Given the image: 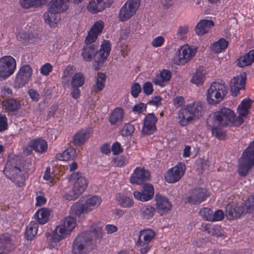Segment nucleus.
Segmentation results:
<instances>
[{"label":"nucleus","mask_w":254,"mask_h":254,"mask_svg":"<svg viewBox=\"0 0 254 254\" xmlns=\"http://www.w3.org/2000/svg\"><path fill=\"white\" fill-rule=\"evenodd\" d=\"M1 104L8 112H10L17 111L20 109L21 106L19 101L13 98L2 101Z\"/></svg>","instance_id":"obj_29"},{"label":"nucleus","mask_w":254,"mask_h":254,"mask_svg":"<svg viewBox=\"0 0 254 254\" xmlns=\"http://www.w3.org/2000/svg\"><path fill=\"white\" fill-rule=\"evenodd\" d=\"M31 36H32V34L30 33L27 34L25 33H20L16 35L17 40L23 44L33 42L34 40L31 38Z\"/></svg>","instance_id":"obj_46"},{"label":"nucleus","mask_w":254,"mask_h":254,"mask_svg":"<svg viewBox=\"0 0 254 254\" xmlns=\"http://www.w3.org/2000/svg\"><path fill=\"white\" fill-rule=\"evenodd\" d=\"M92 128L87 127L79 130L73 137V143L76 146L83 144L92 133Z\"/></svg>","instance_id":"obj_19"},{"label":"nucleus","mask_w":254,"mask_h":254,"mask_svg":"<svg viewBox=\"0 0 254 254\" xmlns=\"http://www.w3.org/2000/svg\"><path fill=\"white\" fill-rule=\"evenodd\" d=\"M154 194V188L153 185L150 184H144L142 192L135 191L133 192L134 197L142 201H146L151 199Z\"/></svg>","instance_id":"obj_18"},{"label":"nucleus","mask_w":254,"mask_h":254,"mask_svg":"<svg viewBox=\"0 0 254 254\" xmlns=\"http://www.w3.org/2000/svg\"><path fill=\"white\" fill-rule=\"evenodd\" d=\"M68 179L70 182L73 183V187L70 191L65 194L64 197L67 200H74L86 189L88 181L79 172L71 174Z\"/></svg>","instance_id":"obj_7"},{"label":"nucleus","mask_w":254,"mask_h":254,"mask_svg":"<svg viewBox=\"0 0 254 254\" xmlns=\"http://www.w3.org/2000/svg\"><path fill=\"white\" fill-rule=\"evenodd\" d=\"M134 126L130 124H127L125 125L122 130L123 135L126 136L130 135L134 132Z\"/></svg>","instance_id":"obj_49"},{"label":"nucleus","mask_w":254,"mask_h":254,"mask_svg":"<svg viewBox=\"0 0 254 254\" xmlns=\"http://www.w3.org/2000/svg\"><path fill=\"white\" fill-rule=\"evenodd\" d=\"M101 202L100 197L97 196H92L88 198L84 204L76 203L73 205L71 207V213L78 216L80 219H82L84 213H87L97 208Z\"/></svg>","instance_id":"obj_8"},{"label":"nucleus","mask_w":254,"mask_h":254,"mask_svg":"<svg viewBox=\"0 0 254 254\" xmlns=\"http://www.w3.org/2000/svg\"><path fill=\"white\" fill-rule=\"evenodd\" d=\"M52 65L49 63H46L41 67L40 72L43 75H47L52 71Z\"/></svg>","instance_id":"obj_53"},{"label":"nucleus","mask_w":254,"mask_h":254,"mask_svg":"<svg viewBox=\"0 0 254 254\" xmlns=\"http://www.w3.org/2000/svg\"><path fill=\"white\" fill-rule=\"evenodd\" d=\"M29 145L36 152L40 153L45 152L48 148L46 141L41 138L30 140L29 142Z\"/></svg>","instance_id":"obj_28"},{"label":"nucleus","mask_w":254,"mask_h":254,"mask_svg":"<svg viewBox=\"0 0 254 254\" xmlns=\"http://www.w3.org/2000/svg\"><path fill=\"white\" fill-rule=\"evenodd\" d=\"M72 90L71 92V95L72 98L77 99L79 97L80 93V91L78 88L79 87L72 86Z\"/></svg>","instance_id":"obj_63"},{"label":"nucleus","mask_w":254,"mask_h":254,"mask_svg":"<svg viewBox=\"0 0 254 254\" xmlns=\"http://www.w3.org/2000/svg\"><path fill=\"white\" fill-rule=\"evenodd\" d=\"M45 180L49 181L50 186L53 185L56 183L55 175L54 173H51V169L47 167L43 176Z\"/></svg>","instance_id":"obj_44"},{"label":"nucleus","mask_w":254,"mask_h":254,"mask_svg":"<svg viewBox=\"0 0 254 254\" xmlns=\"http://www.w3.org/2000/svg\"><path fill=\"white\" fill-rule=\"evenodd\" d=\"M96 84L95 85V92H98L101 91L105 86L106 79V75L103 72H99L96 77Z\"/></svg>","instance_id":"obj_36"},{"label":"nucleus","mask_w":254,"mask_h":254,"mask_svg":"<svg viewBox=\"0 0 254 254\" xmlns=\"http://www.w3.org/2000/svg\"><path fill=\"white\" fill-rule=\"evenodd\" d=\"M246 210V204L244 206H228L226 208L227 217L231 220L240 217L245 212L247 213Z\"/></svg>","instance_id":"obj_25"},{"label":"nucleus","mask_w":254,"mask_h":254,"mask_svg":"<svg viewBox=\"0 0 254 254\" xmlns=\"http://www.w3.org/2000/svg\"><path fill=\"white\" fill-rule=\"evenodd\" d=\"M227 93V88L224 84L213 82L207 90L206 100L210 104H218L223 100Z\"/></svg>","instance_id":"obj_10"},{"label":"nucleus","mask_w":254,"mask_h":254,"mask_svg":"<svg viewBox=\"0 0 254 254\" xmlns=\"http://www.w3.org/2000/svg\"><path fill=\"white\" fill-rule=\"evenodd\" d=\"M21 160L18 156L9 159L3 171L5 176L18 186H22L25 182V177L21 169Z\"/></svg>","instance_id":"obj_5"},{"label":"nucleus","mask_w":254,"mask_h":254,"mask_svg":"<svg viewBox=\"0 0 254 254\" xmlns=\"http://www.w3.org/2000/svg\"><path fill=\"white\" fill-rule=\"evenodd\" d=\"M186 167L183 163H179L176 166L169 170L165 176L166 181L173 183L180 180L185 173Z\"/></svg>","instance_id":"obj_14"},{"label":"nucleus","mask_w":254,"mask_h":254,"mask_svg":"<svg viewBox=\"0 0 254 254\" xmlns=\"http://www.w3.org/2000/svg\"><path fill=\"white\" fill-rule=\"evenodd\" d=\"M104 28V23L96 22L89 31L85 40L84 46L81 53L84 60L90 62L94 56L93 67L98 70L103 65L111 51V43L109 41L104 40L101 48L97 51V45L93 44Z\"/></svg>","instance_id":"obj_1"},{"label":"nucleus","mask_w":254,"mask_h":254,"mask_svg":"<svg viewBox=\"0 0 254 254\" xmlns=\"http://www.w3.org/2000/svg\"><path fill=\"white\" fill-rule=\"evenodd\" d=\"M38 224L32 221L27 226L25 232V237L28 240H32L36 235L38 230Z\"/></svg>","instance_id":"obj_35"},{"label":"nucleus","mask_w":254,"mask_h":254,"mask_svg":"<svg viewBox=\"0 0 254 254\" xmlns=\"http://www.w3.org/2000/svg\"><path fill=\"white\" fill-rule=\"evenodd\" d=\"M155 235V232L152 230H143L140 231L138 238L142 239V241L149 243L154 238Z\"/></svg>","instance_id":"obj_40"},{"label":"nucleus","mask_w":254,"mask_h":254,"mask_svg":"<svg viewBox=\"0 0 254 254\" xmlns=\"http://www.w3.org/2000/svg\"><path fill=\"white\" fill-rule=\"evenodd\" d=\"M50 211L46 208L39 209L34 215L37 222L40 224L46 223L49 219Z\"/></svg>","instance_id":"obj_30"},{"label":"nucleus","mask_w":254,"mask_h":254,"mask_svg":"<svg viewBox=\"0 0 254 254\" xmlns=\"http://www.w3.org/2000/svg\"><path fill=\"white\" fill-rule=\"evenodd\" d=\"M157 121V119L153 114H148L144 120L142 131L147 135L153 134L156 130L155 124Z\"/></svg>","instance_id":"obj_21"},{"label":"nucleus","mask_w":254,"mask_h":254,"mask_svg":"<svg viewBox=\"0 0 254 254\" xmlns=\"http://www.w3.org/2000/svg\"><path fill=\"white\" fill-rule=\"evenodd\" d=\"M164 42V39L162 36H158L156 37L152 42V44L154 47H158L161 46Z\"/></svg>","instance_id":"obj_59"},{"label":"nucleus","mask_w":254,"mask_h":254,"mask_svg":"<svg viewBox=\"0 0 254 254\" xmlns=\"http://www.w3.org/2000/svg\"><path fill=\"white\" fill-rule=\"evenodd\" d=\"M162 100V98L160 96H156L153 98V99L148 101L147 104L158 106L160 104V102Z\"/></svg>","instance_id":"obj_61"},{"label":"nucleus","mask_w":254,"mask_h":254,"mask_svg":"<svg viewBox=\"0 0 254 254\" xmlns=\"http://www.w3.org/2000/svg\"><path fill=\"white\" fill-rule=\"evenodd\" d=\"M212 51L215 53H219L224 49L221 47L219 44V42H214L211 47Z\"/></svg>","instance_id":"obj_60"},{"label":"nucleus","mask_w":254,"mask_h":254,"mask_svg":"<svg viewBox=\"0 0 254 254\" xmlns=\"http://www.w3.org/2000/svg\"><path fill=\"white\" fill-rule=\"evenodd\" d=\"M208 233L212 236L216 237H220L222 235V233L217 228H213L212 229H210L208 231Z\"/></svg>","instance_id":"obj_64"},{"label":"nucleus","mask_w":254,"mask_h":254,"mask_svg":"<svg viewBox=\"0 0 254 254\" xmlns=\"http://www.w3.org/2000/svg\"><path fill=\"white\" fill-rule=\"evenodd\" d=\"M250 100L244 99L238 107L239 116H235L234 113L228 108H222L210 115L207 119L206 124L211 125L221 126L225 127L231 125L239 126L243 122V118H245L249 112L250 108Z\"/></svg>","instance_id":"obj_2"},{"label":"nucleus","mask_w":254,"mask_h":254,"mask_svg":"<svg viewBox=\"0 0 254 254\" xmlns=\"http://www.w3.org/2000/svg\"><path fill=\"white\" fill-rule=\"evenodd\" d=\"M70 211V216L65 217L62 223L58 226L54 231L53 235L48 238V240H52V243H57L60 240L65 238L69 235L71 231L76 226L75 217H78L72 214Z\"/></svg>","instance_id":"obj_6"},{"label":"nucleus","mask_w":254,"mask_h":254,"mask_svg":"<svg viewBox=\"0 0 254 254\" xmlns=\"http://www.w3.org/2000/svg\"><path fill=\"white\" fill-rule=\"evenodd\" d=\"M124 117L123 110L121 108H116L109 117V121L112 125L121 123Z\"/></svg>","instance_id":"obj_33"},{"label":"nucleus","mask_w":254,"mask_h":254,"mask_svg":"<svg viewBox=\"0 0 254 254\" xmlns=\"http://www.w3.org/2000/svg\"><path fill=\"white\" fill-rule=\"evenodd\" d=\"M146 105L143 103H140L138 104L135 105L132 108V111L134 113L141 114L146 110Z\"/></svg>","instance_id":"obj_50"},{"label":"nucleus","mask_w":254,"mask_h":254,"mask_svg":"<svg viewBox=\"0 0 254 254\" xmlns=\"http://www.w3.org/2000/svg\"><path fill=\"white\" fill-rule=\"evenodd\" d=\"M101 239L103 237L102 227L93 225L88 231H84L79 234L74 239L72 246V254H88L96 247L93 239Z\"/></svg>","instance_id":"obj_3"},{"label":"nucleus","mask_w":254,"mask_h":254,"mask_svg":"<svg viewBox=\"0 0 254 254\" xmlns=\"http://www.w3.org/2000/svg\"><path fill=\"white\" fill-rule=\"evenodd\" d=\"M69 0H52L50 3L51 11L54 12H64L68 7Z\"/></svg>","instance_id":"obj_27"},{"label":"nucleus","mask_w":254,"mask_h":254,"mask_svg":"<svg viewBox=\"0 0 254 254\" xmlns=\"http://www.w3.org/2000/svg\"><path fill=\"white\" fill-rule=\"evenodd\" d=\"M126 158L124 156H119L115 159V164L117 166L121 167L126 164Z\"/></svg>","instance_id":"obj_57"},{"label":"nucleus","mask_w":254,"mask_h":254,"mask_svg":"<svg viewBox=\"0 0 254 254\" xmlns=\"http://www.w3.org/2000/svg\"><path fill=\"white\" fill-rule=\"evenodd\" d=\"M150 179V173L143 168H136L130 178V183L140 185Z\"/></svg>","instance_id":"obj_20"},{"label":"nucleus","mask_w":254,"mask_h":254,"mask_svg":"<svg viewBox=\"0 0 254 254\" xmlns=\"http://www.w3.org/2000/svg\"><path fill=\"white\" fill-rule=\"evenodd\" d=\"M211 125L210 124H207L208 126L210 128L212 134L220 140H223L225 138L226 134L222 130L221 126Z\"/></svg>","instance_id":"obj_39"},{"label":"nucleus","mask_w":254,"mask_h":254,"mask_svg":"<svg viewBox=\"0 0 254 254\" xmlns=\"http://www.w3.org/2000/svg\"><path fill=\"white\" fill-rule=\"evenodd\" d=\"M29 95L31 99L33 101L37 102L39 99V94L38 92L33 89H30L28 91Z\"/></svg>","instance_id":"obj_58"},{"label":"nucleus","mask_w":254,"mask_h":254,"mask_svg":"<svg viewBox=\"0 0 254 254\" xmlns=\"http://www.w3.org/2000/svg\"><path fill=\"white\" fill-rule=\"evenodd\" d=\"M116 199L118 203L123 207H130L134 204L132 199L121 193L117 195Z\"/></svg>","instance_id":"obj_38"},{"label":"nucleus","mask_w":254,"mask_h":254,"mask_svg":"<svg viewBox=\"0 0 254 254\" xmlns=\"http://www.w3.org/2000/svg\"><path fill=\"white\" fill-rule=\"evenodd\" d=\"M213 211L210 208H203L199 211V215L203 219L207 221H211L212 218Z\"/></svg>","instance_id":"obj_45"},{"label":"nucleus","mask_w":254,"mask_h":254,"mask_svg":"<svg viewBox=\"0 0 254 254\" xmlns=\"http://www.w3.org/2000/svg\"><path fill=\"white\" fill-rule=\"evenodd\" d=\"M141 91V88L138 83L134 82L131 86V94L134 98H136Z\"/></svg>","instance_id":"obj_48"},{"label":"nucleus","mask_w":254,"mask_h":254,"mask_svg":"<svg viewBox=\"0 0 254 254\" xmlns=\"http://www.w3.org/2000/svg\"><path fill=\"white\" fill-rule=\"evenodd\" d=\"M206 196L205 189L195 188L191 190L190 195L187 197L188 202L192 204H198L204 200Z\"/></svg>","instance_id":"obj_17"},{"label":"nucleus","mask_w":254,"mask_h":254,"mask_svg":"<svg viewBox=\"0 0 254 254\" xmlns=\"http://www.w3.org/2000/svg\"><path fill=\"white\" fill-rule=\"evenodd\" d=\"M157 211L161 215L166 213L170 210L172 205L168 199L159 194L155 196Z\"/></svg>","instance_id":"obj_24"},{"label":"nucleus","mask_w":254,"mask_h":254,"mask_svg":"<svg viewBox=\"0 0 254 254\" xmlns=\"http://www.w3.org/2000/svg\"><path fill=\"white\" fill-rule=\"evenodd\" d=\"M205 111L204 104L201 102H194L181 109L178 113L179 123L182 126H187L189 122L202 116Z\"/></svg>","instance_id":"obj_4"},{"label":"nucleus","mask_w":254,"mask_h":254,"mask_svg":"<svg viewBox=\"0 0 254 254\" xmlns=\"http://www.w3.org/2000/svg\"><path fill=\"white\" fill-rule=\"evenodd\" d=\"M114 0H91L88 4L87 9L91 13L95 14L110 7Z\"/></svg>","instance_id":"obj_15"},{"label":"nucleus","mask_w":254,"mask_h":254,"mask_svg":"<svg viewBox=\"0 0 254 254\" xmlns=\"http://www.w3.org/2000/svg\"><path fill=\"white\" fill-rule=\"evenodd\" d=\"M189 31L188 26H180L177 31V36L180 39H183L185 37V35Z\"/></svg>","instance_id":"obj_51"},{"label":"nucleus","mask_w":254,"mask_h":254,"mask_svg":"<svg viewBox=\"0 0 254 254\" xmlns=\"http://www.w3.org/2000/svg\"><path fill=\"white\" fill-rule=\"evenodd\" d=\"M76 157V150L73 148H68L62 153H58L56 155V158L60 161H68L69 160H73Z\"/></svg>","instance_id":"obj_31"},{"label":"nucleus","mask_w":254,"mask_h":254,"mask_svg":"<svg viewBox=\"0 0 254 254\" xmlns=\"http://www.w3.org/2000/svg\"><path fill=\"white\" fill-rule=\"evenodd\" d=\"M136 246L140 248V252L141 254H146L151 247L149 243L142 241L140 238H138Z\"/></svg>","instance_id":"obj_43"},{"label":"nucleus","mask_w":254,"mask_h":254,"mask_svg":"<svg viewBox=\"0 0 254 254\" xmlns=\"http://www.w3.org/2000/svg\"><path fill=\"white\" fill-rule=\"evenodd\" d=\"M246 75L245 73L234 77L230 82L231 91L237 96L240 90L244 89L246 84Z\"/></svg>","instance_id":"obj_22"},{"label":"nucleus","mask_w":254,"mask_h":254,"mask_svg":"<svg viewBox=\"0 0 254 254\" xmlns=\"http://www.w3.org/2000/svg\"><path fill=\"white\" fill-rule=\"evenodd\" d=\"M155 211V209L153 207L146 205L141 209L140 213L143 218L148 219L153 216Z\"/></svg>","instance_id":"obj_41"},{"label":"nucleus","mask_w":254,"mask_h":254,"mask_svg":"<svg viewBox=\"0 0 254 254\" xmlns=\"http://www.w3.org/2000/svg\"><path fill=\"white\" fill-rule=\"evenodd\" d=\"M60 12H54L51 11V7H49L48 11L44 14V18L46 22L50 25L52 23H57L60 19V15L59 14Z\"/></svg>","instance_id":"obj_34"},{"label":"nucleus","mask_w":254,"mask_h":254,"mask_svg":"<svg viewBox=\"0 0 254 254\" xmlns=\"http://www.w3.org/2000/svg\"><path fill=\"white\" fill-rule=\"evenodd\" d=\"M140 0H128L121 7L119 13L120 21H126L132 16L138 8Z\"/></svg>","instance_id":"obj_12"},{"label":"nucleus","mask_w":254,"mask_h":254,"mask_svg":"<svg viewBox=\"0 0 254 254\" xmlns=\"http://www.w3.org/2000/svg\"><path fill=\"white\" fill-rule=\"evenodd\" d=\"M185 99L183 96H177L174 99V104L177 106H182L184 105Z\"/></svg>","instance_id":"obj_62"},{"label":"nucleus","mask_w":254,"mask_h":254,"mask_svg":"<svg viewBox=\"0 0 254 254\" xmlns=\"http://www.w3.org/2000/svg\"><path fill=\"white\" fill-rule=\"evenodd\" d=\"M84 83V77L81 72L74 74L71 81V86L80 87L83 85Z\"/></svg>","instance_id":"obj_42"},{"label":"nucleus","mask_w":254,"mask_h":254,"mask_svg":"<svg viewBox=\"0 0 254 254\" xmlns=\"http://www.w3.org/2000/svg\"><path fill=\"white\" fill-rule=\"evenodd\" d=\"M254 165V142H252L242 154L239 162V173L245 176Z\"/></svg>","instance_id":"obj_9"},{"label":"nucleus","mask_w":254,"mask_h":254,"mask_svg":"<svg viewBox=\"0 0 254 254\" xmlns=\"http://www.w3.org/2000/svg\"><path fill=\"white\" fill-rule=\"evenodd\" d=\"M196 51V48H191L188 45L182 46L178 50L174 57L175 63L177 64H185L195 55Z\"/></svg>","instance_id":"obj_13"},{"label":"nucleus","mask_w":254,"mask_h":254,"mask_svg":"<svg viewBox=\"0 0 254 254\" xmlns=\"http://www.w3.org/2000/svg\"><path fill=\"white\" fill-rule=\"evenodd\" d=\"M16 68V61L11 56H8L0 59V80L8 77Z\"/></svg>","instance_id":"obj_11"},{"label":"nucleus","mask_w":254,"mask_h":254,"mask_svg":"<svg viewBox=\"0 0 254 254\" xmlns=\"http://www.w3.org/2000/svg\"><path fill=\"white\" fill-rule=\"evenodd\" d=\"M15 248L11 237L7 234L0 236V254H7Z\"/></svg>","instance_id":"obj_23"},{"label":"nucleus","mask_w":254,"mask_h":254,"mask_svg":"<svg viewBox=\"0 0 254 254\" xmlns=\"http://www.w3.org/2000/svg\"><path fill=\"white\" fill-rule=\"evenodd\" d=\"M143 91L147 95H150L153 91L152 84L150 82H146L143 85Z\"/></svg>","instance_id":"obj_54"},{"label":"nucleus","mask_w":254,"mask_h":254,"mask_svg":"<svg viewBox=\"0 0 254 254\" xmlns=\"http://www.w3.org/2000/svg\"><path fill=\"white\" fill-rule=\"evenodd\" d=\"M171 77V72L166 69H163L155 78L153 82L154 84L162 86L164 83L168 81Z\"/></svg>","instance_id":"obj_32"},{"label":"nucleus","mask_w":254,"mask_h":254,"mask_svg":"<svg viewBox=\"0 0 254 254\" xmlns=\"http://www.w3.org/2000/svg\"><path fill=\"white\" fill-rule=\"evenodd\" d=\"M32 73V69L28 64H25L20 67L17 74L15 81L19 86L26 84L30 79Z\"/></svg>","instance_id":"obj_16"},{"label":"nucleus","mask_w":254,"mask_h":254,"mask_svg":"<svg viewBox=\"0 0 254 254\" xmlns=\"http://www.w3.org/2000/svg\"><path fill=\"white\" fill-rule=\"evenodd\" d=\"M224 213L221 210H216L212 213V218L211 221H220L224 218Z\"/></svg>","instance_id":"obj_52"},{"label":"nucleus","mask_w":254,"mask_h":254,"mask_svg":"<svg viewBox=\"0 0 254 254\" xmlns=\"http://www.w3.org/2000/svg\"><path fill=\"white\" fill-rule=\"evenodd\" d=\"M112 150L114 155L118 154L123 152V149L121 147V144L118 142H115L112 146Z\"/></svg>","instance_id":"obj_56"},{"label":"nucleus","mask_w":254,"mask_h":254,"mask_svg":"<svg viewBox=\"0 0 254 254\" xmlns=\"http://www.w3.org/2000/svg\"><path fill=\"white\" fill-rule=\"evenodd\" d=\"M214 23L212 20L202 19L196 25L195 33L198 35H202L207 33L214 26Z\"/></svg>","instance_id":"obj_26"},{"label":"nucleus","mask_w":254,"mask_h":254,"mask_svg":"<svg viewBox=\"0 0 254 254\" xmlns=\"http://www.w3.org/2000/svg\"><path fill=\"white\" fill-rule=\"evenodd\" d=\"M252 63L250 61V59L248 57H247V55L246 54L245 56L243 57H241L237 61V65L241 67H243L246 66L250 65L252 64Z\"/></svg>","instance_id":"obj_47"},{"label":"nucleus","mask_w":254,"mask_h":254,"mask_svg":"<svg viewBox=\"0 0 254 254\" xmlns=\"http://www.w3.org/2000/svg\"><path fill=\"white\" fill-rule=\"evenodd\" d=\"M7 127L6 117L4 115H0V131L7 129Z\"/></svg>","instance_id":"obj_55"},{"label":"nucleus","mask_w":254,"mask_h":254,"mask_svg":"<svg viewBox=\"0 0 254 254\" xmlns=\"http://www.w3.org/2000/svg\"><path fill=\"white\" fill-rule=\"evenodd\" d=\"M204 78L205 76L203 68L199 67L196 69L195 73L192 76L191 82L197 85H200L203 83Z\"/></svg>","instance_id":"obj_37"}]
</instances>
